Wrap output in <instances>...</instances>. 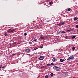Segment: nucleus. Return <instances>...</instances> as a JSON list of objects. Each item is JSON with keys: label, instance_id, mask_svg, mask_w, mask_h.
I'll return each instance as SVG.
<instances>
[{"label": "nucleus", "instance_id": "obj_1", "mask_svg": "<svg viewBox=\"0 0 78 78\" xmlns=\"http://www.w3.org/2000/svg\"><path fill=\"white\" fill-rule=\"evenodd\" d=\"M53 69L54 70H56V71H59V70H61V68L60 67L56 66L54 67Z\"/></svg>", "mask_w": 78, "mask_h": 78}, {"label": "nucleus", "instance_id": "obj_2", "mask_svg": "<svg viewBox=\"0 0 78 78\" xmlns=\"http://www.w3.org/2000/svg\"><path fill=\"white\" fill-rule=\"evenodd\" d=\"M72 59H74V57L73 56H70L67 59V61H71V60H72Z\"/></svg>", "mask_w": 78, "mask_h": 78}, {"label": "nucleus", "instance_id": "obj_3", "mask_svg": "<svg viewBox=\"0 0 78 78\" xmlns=\"http://www.w3.org/2000/svg\"><path fill=\"white\" fill-rule=\"evenodd\" d=\"M44 56H41L39 57L38 59L39 60H43L44 59Z\"/></svg>", "mask_w": 78, "mask_h": 78}, {"label": "nucleus", "instance_id": "obj_4", "mask_svg": "<svg viewBox=\"0 0 78 78\" xmlns=\"http://www.w3.org/2000/svg\"><path fill=\"white\" fill-rule=\"evenodd\" d=\"M46 22H53L54 20H53V19H52L51 20H48L46 21Z\"/></svg>", "mask_w": 78, "mask_h": 78}, {"label": "nucleus", "instance_id": "obj_5", "mask_svg": "<svg viewBox=\"0 0 78 78\" xmlns=\"http://www.w3.org/2000/svg\"><path fill=\"white\" fill-rule=\"evenodd\" d=\"M65 39H70V36H66L65 37Z\"/></svg>", "mask_w": 78, "mask_h": 78}, {"label": "nucleus", "instance_id": "obj_6", "mask_svg": "<svg viewBox=\"0 0 78 78\" xmlns=\"http://www.w3.org/2000/svg\"><path fill=\"white\" fill-rule=\"evenodd\" d=\"M64 23H65L64 22H62V23H59V24H57V25L58 26H60L61 25H64Z\"/></svg>", "mask_w": 78, "mask_h": 78}, {"label": "nucleus", "instance_id": "obj_7", "mask_svg": "<svg viewBox=\"0 0 78 78\" xmlns=\"http://www.w3.org/2000/svg\"><path fill=\"white\" fill-rule=\"evenodd\" d=\"M29 51H30V49H29V48H27L25 50V52H29Z\"/></svg>", "mask_w": 78, "mask_h": 78}, {"label": "nucleus", "instance_id": "obj_8", "mask_svg": "<svg viewBox=\"0 0 78 78\" xmlns=\"http://www.w3.org/2000/svg\"><path fill=\"white\" fill-rule=\"evenodd\" d=\"M52 61L53 62H55V61H57V59L55 58H53L52 59Z\"/></svg>", "mask_w": 78, "mask_h": 78}, {"label": "nucleus", "instance_id": "obj_9", "mask_svg": "<svg viewBox=\"0 0 78 78\" xmlns=\"http://www.w3.org/2000/svg\"><path fill=\"white\" fill-rule=\"evenodd\" d=\"M14 31H15V29H10V33H12Z\"/></svg>", "mask_w": 78, "mask_h": 78}, {"label": "nucleus", "instance_id": "obj_10", "mask_svg": "<svg viewBox=\"0 0 78 78\" xmlns=\"http://www.w3.org/2000/svg\"><path fill=\"white\" fill-rule=\"evenodd\" d=\"M78 18L77 17H75L73 18L74 20L75 21L76 20H78Z\"/></svg>", "mask_w": 78, "mask_h": 78}, {"label": "nucleus", "instance_id": "obj_11", "mask_svg": "<svg viewBox=\"0 0 78 78\" xmlns=\"http://www.w3.org/2000/svg\"><path fill=\"white\" fill-rule=\"evenodd\" d=\"M60 62H64V61H65V60L64 59H60Z\"/></svg>", "mask_w": 78, "mask_h": 78}, {"label": "nucleus", "instance_id": "obj_12", "mask_svg": "<svg viewBox=\"0 0 78 78\" xmlns=\"http://www.w3.org/2000/svg\"><path fill=\"white\" fill-rule=\"evenodd\" d=\"M75 49V47L74 46L72 48V50H73V51H74Z\"/></svg>", "mask_w": 78, "mask_h": 78}, {"label": "nucleus", "instance_id": "obj_13", "mask_svg": "<svg viewBox=\"0 0 78 78\" xmlns=\"http://www.w3.org/2000/svg\"><path fill=\"white\" fill-rule=\"evenodd\" d=\"M75 37H76V36H73L72 37V39H75Z\"/></svg>", "mask_w": 78, "mask_h": 78}, {"label": "nucleus", "instance_id": "obj_14", "mask_svg": "<svg viewBox=\"0 0 78 78\" xmlns=\"http://www.w3.org/2000/svg\"><path fill=\"white\" fill-rule=\"evenodd\" d=\"M53 2H49V5H53Z\"/></svg>", "mask_w": 78, "mask_h": 78}, {"label": "nucleus", "instance_id": "obj_15", "mask_svg": "<svg viewBox=\"0 0 78 78\" xmlns=\"http://www.w3.org/2000/svg\"><path fill=\"white\" fill-rule=\"evenodd\" d=\"M48 77H49V76L48 75H46L45 76V78H48Z\"/></svg>", "mask_w": 78, "mask_h": 78}, {"label": "nucleus", "instance_id": "obj_16", "mask_svg": "<svg viewBox=\"0 0 78 78\" xmlns=\"http://www.w3.org/2000/svg\"><path fill=\"white\" fill-rule=\"evenodd\" d=\"M47 66H48V67H50L51 66V65L50 64H47Z\"/></svg>", "mask_w": 78, "mask_h": 78}, {"label": "nucleus", "instance_id": "obj_17", "mask_svg": "<svg viewBox=\"0 0 78 78\" xmlns=\"http://www.w3.org/2000/svg\"><path fill=\"white\" fill-rule=\"evenodd\" d=\"M61 33L62 34H66V32L64 31H62Z\"/></svg>", "mask_w": 78, "mask_h": 78}, {"label": "nucleus", "instance_id": "obj_18", "mask_svg": "<svg viewBox=\"0 0 78 78\" xmlns=\"http://www.w3.org/2000/svg\"><path fill=\"white\" fill-rule=\"evenodd\" d=\"M73 30V29H70V30H67V31H71V30Z\"/></svg>", "mask_w": 78, "mask_h": 78}, {"label": "nucleus", "instance_id": "obj_19", "mask_svg": "<svg viewBox=\"0 0 78 78\" xmlns=\"http://www.w3.org/2000/svg\"><path fill=\"white\" fill-rule=\"evenodd\" d=\"M40 38L41 39H44V37H42V36H41L40 37Z\"/></svg>", "mask_w": 78, "mask_h": 78}, {"label": "nucleus", "instance_id": "obj_20", "mask_svg": "<svg viewBox=\"0 0 78 78\" xmlns=\"http://www.w3.org/2000/svg\"><path fill=\"white\" fill-rule=\"evenodd\" d=\"M7 31V32H11V29H9Z\"/></svg>", "mask_w": 78, "mask_h": 78}, {"label": "nucleus", "instance_id": "obj_21", "mask_svg": "<svg viewBox=\"0 0 78 78\" xmlns=\"http://www.w3.org/2000/svg\"><path fill=\"white\" fill-rule=\"evenodd\" d=\"M70 10H71V9H70V8L68 9V11H69H69H70Z\"/></svg>", "mask_w": 78, "mask_h": 78}, {"label": "nucleus", "instance_id": "obj_22", "mask_svg": "<svg viewBox=\"0 0 78 78\" xmlns=\"http://www.w3.org/2000/svg\"><path fill=\"white\" fill-rule=\"evenodd\" d=\"M37 41V39H36L35 38L34 39V42H36Z\"/></svg>", "mask_w": 78, "mask_h": 78}, {"label": "nucleus", "instance_id": "obj_23", "mask_svg": "<svg viewBox=\"0 0 78 78\" xmlns=\"http://www.w3.org/2000/svg\"><path fill=\"white\" fill-rule=\"evenodd\" d=\"M51 65V66H53V65H54V63L53 62L51 63V64H50Z\"/></svg>", "mask_w": 78, "mask_h": 78}, {"label": "nucleus", "instance_id": "obj_24", "mask_svg": "<svg viewBox=\"0 0 78 78\" xmlns=\"http://www.w3.org/2000/svg\"><path fill=\"white\" fill-rule=\"evenodd\" d=\"M7 34H8L7 33H5L4 34V35L5 36H7Z\"/></svg>", "mask_w": 78, "mask_h": 78}, {"label": "nucleus", "instance_id": "obj_25", "mask_svg": "<svg viewBox=\"0 0 78 78\" xmlns=\"http://www.w3.org/2000/svg\"><path fill=\"white\" fill-rule=\"evenodd\" d=\"M29 44L30 45H31V44H32V42H30Z\"/></svg>", "mask_w": 78, "mask_h": 78}, {"label": "nucleus", "instance_id": "obj_26", "mask_svg": "<svg viewBox=\"0 0 78 78\" xmlns=\"http://www.w3.org/2000/svg\"><path fill=\"white\" fill-rule=\"evenodd\" d=\"M54 74L53 73H51V76H53Z\"/></svg>", "mask_w": 78, "mask_h": 78}, {"label": "nucleus", "instance_id": "obj_27", "mask_svg": "<svg viewBox=\"0 0 78 78\" xmlns=\"http://www.w3.org/2000/svg\"><path fill=\"white\" fill-rule=\"evenodd\" d=\"M60 32H57V34L58 35V34H60Z\"/></svg>", "mask_w": 78, "mask_h": 78}, {"label": "nucleus", "instance_id": "obj_28", "mask_svg": "<svg viewBox=\"0 0 78 78\" xmlns=\"http://www.w3.org/2000/svg\"><path fill=\"white\" fill-rule=\"evenodd\" d=\"M37 48H34V49L35 50H37Z\"/></svg>", "mask_w": 78, "mask_h": 78}, {"label": "nucleus", "instance_id": "obj_29", "mask_svg": "<svg viewBox=\"0 0 78 78\" xmlns=\"http://www.w3.org/2000/svg\"><path fill=\"white\" fill-rule=\"evenodd\" d=\"M44 47V46L43 45H41L40 46V48H43Z\"/></svg>", "mask_w": 78, "mask_h": 78}, {"label": "nucleus", "instance_id": "obj_30", "mask_svg": "<svg viewBox=\"0 0 78 78\" xmlns=\"http://www.w3.org/2000/svg\"><path fill=\"white\" fill-rule=\"evenodd\" d=\"M76 28H78V25H76Z\"/></svg>", "mask_w": 78, "mask_h": 78}, {"label": "nucleus", "instance_id": "obj_31", "mask_svg": "<svg viewBox=\"0 0 78 78\" xmlns=\"http://www.w3.org/2000/svg\"><path fill=\"white\" fill-rule=\"evenodd\" d=\"M0 68H1V69H4V67H3L1 66L0 67Z\"/></svg>", "mask_w": 78, "mask_h": 78}, {"label": "nucleus", "instance_id": "obj_32", "mask_svg": "<svg viewBox=\"0 0 78 78\" xmlns=\"http://www.w3.org/2000/svg\"><path fill=\"white\" fill-rule=\"evenodd\" d=\"M24 35L25 36H27V34L26 33H24Z\"/></svg>", "mask_w": 78, "mask_h": 78}, {"label": "nucleus", "instance_id": "obj_33", "mask_svg": "<svg viewBox=\"0 0 78 78\" xmlns=\"http://www.w3.org/2000/svg\"><path fill=\"white\" fill-rule=\"evenodd\" d=\"M16 43H16V42H15V43H14V44H16Z\"/></svg>", "mask_w": 78, "mask_h": 78}, {"label": "nucleus", "instance_id": "obj_34", "mask_svg": "<svg viewBox=\"0 0 78 78\" xmlns=\"http://www.w3.org/2000/svg\"><path fill=\"white\" fill-rule=\"evenodd\" d=\"M63 74H65V75H66V73H63Z\"/></svg>", "mask_w": 78, "mask_h": 78}, {"label": "nucleus", "instance_id": "obj_35", "mask_svg": "<svg viewBox=\"0 0 78 78\" xmlns=\"http://www.w3.org/2000/svg\"><path fill=\"white\" fill-rule=\"evenodd\" d=\"M13 55H14V54H13Z\"/></svg>", "mask_w": 78, "mask_h": 78}]
</instances>
